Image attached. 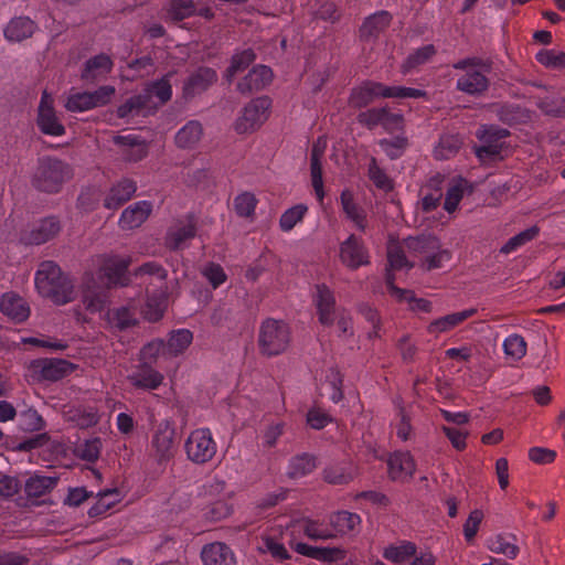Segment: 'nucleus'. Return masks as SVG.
I'll return each instance as SVG.
<instances>
[{"instance_id": "f257e3e1", "label": "nucleus", "mask_w": 565, "mask_h": 565, "mask_svg": "<svg viewBox=\"0 0 565 565\" xmlns=\"http://www.w3.org/2000/svg\"><path fill=\"white\" fill-rule=\"evenodd\" d=\"M34 280L38 292L55 305H65L75 298L71 279L52 262H44L40 265Z\"/></svg>"}, {"instance_id": "f03ea898", "label": "nucleus", "mask_w": 565, "mask_h": 565, "mask_svg": "<svg viewBox=\"0 0 565 565\" xmlns=\"http://www.w3.org/2000/svg\"><path fill=\"white\" fill-rule=\"evenodd\" d=\"M454 68L460 71L456 88L467 95L480 96L489 88L487 73L489 67L479 58H465L455 63Z\"/></svg>"}, {"instance_id": "7ed1b4c3", "label": "nucleus", "mask_w": 565, "mask_h": 565, "mask_svg": "<svg viewBox=\"0 0 565 565\" xmlns=\"http://www.w3.org/2000/svg\"><path fill=\"white\" fill-rule=\"evenodd\" d=\"M171 96V84L169 76H166L149 85L145 90V95L130 98L127 103L118 107V116L127 117L142 110L150 111L167 103Z\"/></svg>"}, {"instance_id": "20e7f679", "label": "nucleus", "mask_w": 565, "mask_h": 565, "mask_svg": "<svg viewBox=\"0 0 565 565\" xmlns=\"http://www.w3.org/2000/svg\"><path fill=\"white\" fill-rule=\"evenodd\" d=\"M72 175L71 168L54 158H43L34 172V185L45 192H57Z\"/></svg>"}, {"instance_id": "39448f33", "label": "nucleus", "mask_w": 565, "mask_h": 565, "mask_svg": "<svg viewBox=\"0 0 565 565\" xmlns=\"http://www.w3.org/2000/svg\"><path fill=\"white\" fill-rule=\"evenodd\" d=\"M258 341L264 354H280L289 347L290 330L282 321L267 319L260 327Z\"/></svg>"}, {"instance_id": "423d86ee", "label": "nucleus", "mask_w": 565, "mask_h": 565, "mask_svg": "<svg viewBox=\"0 0 565 565\" xmlns=\"http://www.w3.org/2000/svg\"><path fill=\"white\" fill-rule=\"evenodd\" d=\"M271 103L267 97L252 99L241 111L234 122L237 134H250L257 130L269 117Z\"/></svg>"}, {"instance_id": "0eeeda50", "label": "nucleus", "mask_w": 565, "mask_h": 565, "mask_svg": "<svg viewBox=\"0 0 565 565\" xmlns=\"http://www.w3.org/2000/svg\"><path fill=\"white\" fill-rule=\"evenodd\" d=\"M188 459L194 463H205L213 459L217 446L209 428H198L185 440Z\"/></svg>"}, {"instance_id": "6e6552de", "label": "nucleus", "mask_w": 565, "mask_h": 565, "mask_svg": "<svg viewBox=\"0 0 565 565\" xmlns=\"http://www.w3.org/2000/svg\"><path fill=\"white\" fill-rule=\"evenodd\" d=\"M508 136L505 129L495 128L493 126H482L477 137L482 145L476 149V154L482 162L502 159L504 150V138Z\"/></svg>"}, {"instance_id": "1a4fd4ad", "label": "nucleus", "mask_w": 565, "mask_h": 565, "mask_svg": "<svg viewBox=\"0 0 565 565\" xmlns=\"http://www.w3.org/2000/svg\"><path fill=\"white\" fill-rule=\"evenodd\" d=\"M36 124L45 135L58 137L65 134V128L54 109V97L47 90L42 93L38 107Z\"/></svg>"}, {"instance_id": "9d476101", "label": "nucleus", "mask_w": 565, "mask_h": 565, "mask_svg": "<svg viewBox=\"0 0 565 565\" xmlns=\"http://www.w3.org/2000/svg\"><path fill=\"white\" fill-rule=\"evenodd\" d=\"M100 276L105 277L107 285H125L130 258L119 255H107L98 258Z\"/></svg>"}, {"instance_id": "9b49d317", "label": "nucleus", "mask_w": 565, "mask_h": 565, "mask_svg": "<svg viewBox=\"0 0 565 565\" xmlns=\"http://www.w3.org/2000/svg\"><path fill=\"white\" fill-rule=\"evenodd\" d=\"M388 86L374 81H365L352 88L349 105L354 108H362L377 98H387Z\"/></svg>"}, {"instance_id": "f8f14e48", "label": "nucleus", "mask_w": 565, "mask_h": 565, "mask_svg": "<svg viewBox=\"0 0 565 565\" xmlns=\"http://www.w3.org/2000/svg\"><path fill=\"white\" fill-rule=\"evenodd\" d=\"M173 438L174 428L168 422L160 423L151 440L152 456L159 463L172 458L174 452Z\"/></svg>"}, {"instance_id": "ddd939ff", "label": "nucleus", "mask_w": 565, "mask_h": 565, "mask_svg": "<svg viewBox=\"0 0 565 565\" xmlns=\"http://www.w3.org/2000/svg\"><path fill=\"white\" fill-rule=\"evenodd\" d=\"M339 257L343 265L356 269L369 264V254L363 242L354 235H350L340 244Z\"/></svg>"}, {"instance_id": "4468645a", "label": "nucleus", "mask_w": 565, "mask_h": 565, "mask_svg": "<svg viewBox=\"0 0 565 565\" xmlns=\"http://www.w3.org/2000/svg\"><path fill=\"white\" fill-rule=\"evenodd\" d=\"M38 30L36 23L25 15L10 19L3 26V36L9 43H20L31 38Z\"/></svg>"}, {"instance_id": "2eb2a0df", "label": "nucleus", "mask_w": 565, "mask_h": 565, "mask_svg": "<svg viewBox=\"0 0 565 565\" xmlns=\"http://www.w3.org/2000/svg\"><path fill=\"white\" fill-rule=\"evenodd\" d=\"M388 475L394 481H407L415 472V461L409 452L396 451L387 460Z\"/></svg>"}, {"instance_id": "dca6fc26", "label": "nucleus", "mask_w": 565, "mask_h": 565, "mask_svg": "<svg viewBox=\"0 0 565 565\" xmlns=\"http://www.w3.org/2000/svg\"><path fill=\"white\" fill-rule=\"evenodd\" d=\"M0 311L14 322H23L30 316L28 302L14 292H6L0 298Z\"/></svg>"}, {"instance_id": "f3484780", "label": "nucleus", "mask_w": 565, "mask_h": 565, "mask_svg": "<svg viewBox=\"0 0 565 565\" xmlns=\"http://www.w3.org/2000/svg\"><path fill=\"white\" fill-rule=\"evenodd\" d=\"M289 545L298 554L318 561L333 562L344 557V551L340 547H317L306 543L297 542L294 536L290 537Z\"/></svg>"}, {"instance_id": "a211bd4d", "label": "nucleus", "mask_w": 565, "mask_h": 565, "mask_svg": "<svg viewBox=\"0 0 565 565\" xmlns=\"http://www.w3.org/2000/svg\"><path fill=\"white\" fill-rule=\"evenodd\" d=\"M32 367L40 373L41 379L47 381H58L71 374L74 370L72 363L54 359L34 361Z\"/></svg>"}, {"instance_id": "6ab92c4d", "label": "nucleus", "mask_w": 565, "mask_h": 565, "mask_svg": "<svg viewBox=\"0 0 565 565\" xmlns=\"http://www.w3.org/2000/svg\"><path fill=\"white\" fill-rule=\"evenodd\" d=\"M152 205L148 201H139L125 209L119 218V225L124 230L139 227L150 215Z\"/></svg>"}, {"instance_id": "aec40b11", "label": "nucleus", "mask_w": 565, "mask_h": 565, "mask_svg": "<svg viewBox=\"0 0 565 565\" xmlns=\"http://www.w3.org/2000/svg\"><path fill=\"white\" fill-rule=\"evenodd\" d=\"M315 301L319 315V321L324 326H331L334 322V297L332 291L324 285H318L316 288Z\"/></svg>"}, {"instance_id": "412c9836", "label": "nucleus", "mask_w": 565, "mask_h": 565, "mask_svg": "<svg viewBox=\"0 0 565 565\" xmlns=\"http://www.w3.org/2000/svg\"><path fill=\"white\" fill-rule=\"evenodd\" d=\"M394 277L390 274L387 275V288L392 297H394L398 301H404L408 303L411 310L415 312H425L428 313L431 311V302L424 298H416L411 290H404L396 287L393 284Z\"/></svg>"}, {"instance_id": "4be33fe9", "label": "nucleus", "mask_w": 565, "mask_h": 565, "mask_svg": "<svg viewBox=\"0 0 565 565\" xmlns=\"http://www.w3.org/2000/svg\"><path fill=\"white\" fill-rule=\"evenodd\" d=\"M137 190L136 183L128 179H122L114 184L107 193L104 205L106 209H118L125 202L131 199Z\"/></svg>"}, {"instance_id": "5701e85b", "label": "nucleus", "mask_w": 565, "mask_h": 565, "mask_svg": "<svg viewBox=\"0 0 565 565\" xmlns=\"http://www.w3.org/2000/svg\"><path fill=\"white\" fill-rule=\"evenodd\" d=\"M273 79V72L265 65L254 67L245 78L238 83V90L242 93H249L259 90L270 84Z\"/></svg>"}, {"instance_id": "b1692460", "label": "nucleus", "mask_w": 565, "mask_h": 565, "mask_svg": "<svg viewBox=\"0 0 565 565\" xmlns=\"http://www.w3.org/2000/svg\"><path fill=\"white\" fill-rule=\"evenodd\" d=\"M205 565H234L235 557L228 546L216 542L205 545L201 552Z\"/></svg>"}, {"instance_id": "393cba45", "label": "nucleus", "mask_w": 565, "mask_h": 565, "mask_svg": "<svg viewBox=\"0 0 565 565\" xmlns=\"http://www.w3.org/2000/svg\"><path fill=\"white\" fill-rule=\"evenodd\" d=\"M476 313L475 309H466L459 312H454L431 321L427 327V332L433 335H439L440 333L450 331L458 324L462 323L468 318Z\"/></svg>"}, {"instance_id": "a878e982", "label": "nucleus", "mask_w": 565, "mask_h": 565, "mask_svg": "<svg viewBox=\"0 0 565 565\" xmlns=\"http://www.w3.org/2000/svg\"><path fill=\"white\" fill-rule=\"evenodd\" d=\"M415 554L416 545L409 541H401L395 544H390L382 551V556L395 565H405L411 563V559Z\"/></svg>"}, {"instance_id": "bb28decb", "label": "nucleus", "mask_w": 565, "mask_h": 565, "mask_svg": "<svg viewBox=\"0 0 565 565\" xmlns=\"http://www.w3.org/2000/svg\"><path fill=\"white\" fill-rule=\"evenodd\" d=\"M515 541L512 534L499 533L486 540V547L492 553L502 554L510 559H514L519 554Z\"/></svg>"}, {"instance_id": "cd10ccee", "label": "nucleus", "mask_w": 565, "mask_h": 565, "mask_svg": "<svg viewBox=\"0 0 565 565\" xmlns=\"http://www.w3.org/2000/svg\"><path fill=\"white\" fill-rule=\"evenodd\" d=\"M114 142L122 148V156L130 161L141 160L148 152L146 142L132 135L115 136Z\"/></svg>"}, {"instance_id": "c85d7f7f", "label": "nucleus", "mask_w": 565, "mask_h": 565, "mask_svg": "<svg viewBox=\"0 0 565 565\" xmlns=\"http://www.w3.org/2000/svg\"><path fill=\"white\" fill-rule=\"evenodd\" d=\"M217 78L216 72L212 68L201 67L194 72L184 86L186 95H195L204 92Z\"/></svg>"}, {"instance_id": "c756f323", "label": "nucleus", "mask_w": 565, "mask_h": 565, "mask_svg": "<svg viewBox=\"0 0 565 565\" xmlns=\"http://www.w3.org/2000/svg\"><path fill=\"white\" fill-rule=\"evenodd\" d=\"M342 210L347 217L355 225L360 231L366 228V215L365 211L355 204L353 194L350 190H343L340 196Z\"/></svg>"}, {"instance_id": "7c9ffc66", "label": "nucleus", "mask_w": 565, "mask_h": 565, "mask_svg": "<svg viewBox=\"0 0 565 565\" xmlns=\"http://www.w3.org/2000/svg\"><path fill=\"white\" fill-rule=\"evenodd\" d=\"M193 334L188 329H178L169 334L166 343L167 359L182 354L192 343Z\"/></svg>"}, {"instance_id": "2f4dec72", "label": "nucleus", "mask_w": 565, "mask_h": 565, "mask_svg": "<svg viewBox=\"0 0 565 565\" xmlns=\"http://www.w3.org/2000/svg\"><path fill=\"white\" fill-rule=\"evenodd\" d=\"M163 379L160 372L151 367H141L128 376V380L134 386L143 390L158 388L162 384Z\"/></svg>"}, {"instance_id": "473e14b6", "label": "nucleus", "mask_w": 565, "mask_h": 565, "mask_svg": "<svg viewBox=\"0 0 565 565\" xmlns=\"http://www.w3.org/2000/svg\"><path fill=\"white\" fill-rule=\"evenodd\" d=\"M61 230L60 222L55 217H47L36 224L26 238L30 244H42L54 237Z\"/></svg>"}, {"instance_id": "72a5a7b5", "label": "nucleus", "mask_w": 565, "mask_h": 565, "mask_svg": "<svg viewBox=\"0 0 565 565\" xmlns=\"http://www.w3.org/2000/svg\"><path fill=\"white\" fill-rule=\"evenodd\" d=\"M391 19L387 11H379L367 17L360 29L361 36L364 39L377 36L388 26Z\"/></svg>"}, {"instance_id": "f704fd0d", "label": "nucleus", "mask_w": 565, "mask_h": 565, "mask_svg": "<svg viewBox=\"0 0 565 565\" xmlns=\"http://www.w3.org/2000/svg\"><path fill=\"white\" fill-rule=\"evenodd\" d=\"M360 515L348 511H339L330 518V524L334 535H344L354 532L360 526Z\"/></svg>"}, {"instance_id": "c9c22d12", "label": "nucleus", "mask_w": 565, "mask_h": 565, "mask_svg": "<svg viewBox=\"0 0 565 565\" xmlns=\"http://www.w3.org/2000/svg\"><path fill=\"white\" fill-rule=\"evenodd\" d=\"M404 245L412 257L423 259L426 254L438 249V239L434 236L408 237Z\"/></svg>"}, {"instance_id": "e433bc0d", "label": "nucleus", "mask_w": 565, "mask_h": 565, "mask_svg": "<svg viewBox=\"0 0 565 565\" xmlns=\"http://www.w3.org/2000/svg\"><path fill=\"white\" fill-rule=\"evenodd\" d=\"M203 135L202 125L196 120L185 124L175 135V142L180 148H193Z\"/></svg>"}, {"instance_id": "4c0bfd02", "label": "nucleus", "mask_w": 565, "mask_h": 565, "mask_svg": "<svg viewBox=\"0 0 565 565\" xmlns=\"http://www.w3.org/2000/svg\"><path fill=\"white\" fill-rule=\"evenodd\" d=\"M436 53L435 46L433 44H426L414 52H412L401 65V72L403 74H408L427 63Z\"/></svg>"}, {"instance_id": "58836bf2", "label": "nucleus", "mask_w": 565, "mask_h": 565, "mask_svg": "<svg viewBox=\"0 0 565 565\" xmlns=\"http://www.w3.org/2000/svg\"><path fill=\"white\" fill-rule=\"evenodd\" d=\"M113 62L109 56L99 54L86 62L82 77L87 81H94L110 72Z\"/></svg>"}, {"instance_id": "ea45409f", "label": "nucleus", "mask_w": 565, "mask_h": 565, "mask_svg": "<svg viewBox=\"0 0 565 565\" xmlns=\"http://www.w3.org/2000/svg\"><path fill=\"white\" fill-rule=\"evenodd\" d=\"M195 235V225L194 222L189 218L184 222H180L173 228L170 230L168 234V244L172 248H181L184 243L193 238Z\"/></svg>"}, {"instance_id": "a19ab883", "label": "nucleus", "mask_w": 565, "mask_h": 565, "mask_svg": "<svg viewBox=\"0 0 565 565\" xmlns=\"http://www.w3.org/2000/svg\"><path fill=\"white\" fill-rule=\"evenodd\" d=\"M405 245L403 246L395 241H390L387 246V260L390 265V269L387 270L386 276L391 274L392 269H408L413 266V263L407 259L405 255Z\"/></svg>"}, {"instance_id": "79ce46f5", "label": "nucleus", "mask_w": 565, "mask_h": 565, "mask_svg": "<svg viewBox=\"0 0 565 565\" xmlns=\"http://www.w3.org/2000/svg\"><path fill=\"white\" fill-rule=\"evenodd\" d=\"M356 475V468L352 463L338 465L329 467L324 470V480L332 484L348 483Z\"/></svg>"}, {"instance_id": "37998d69", "label": "nucleus", "mask_w": 565, "mask_h": 565, "mask_svg": "<svg viewBox=\"0 0 565 565\" xmlns=\"http://www.w3.org/2000/svg\"><path fill=\"white\" fill-rule=\"evenodd\" d=\"M342 377L337 369H329L327 371L324 380L321 382V391L329 395V398L333 403H338L342 399Z\"/></svg>"}, {"instance_id": "c03bdc74", "label": "nucleus", "mask_w": 565, "mask_h": 565, "mask_svg": "<svg viewBox=\"0 0 565 565\" xmlns=\"http://www.w3.org/2000/svg\"><path fill=\"white\" fill-rule=\"evenodd\" d=\"M55 484L54 478L34 475L25 482V493L28 497L40 498L52 490Z\"/></svg>"}, {"instance_id": "a18cd8bd", "label": "nucleus", "mask_w": 565, "mask_h": 565, "mask_svg": "<svg viewBox=\"0 0 565 565\" xmlns=\"http://www.w3.org/2000/svg\"><path fill=\"white\" fill-rule=\"evenodd\" d=\"M308 212V206L303 203L296 204L287 209L279 218V227L282 232H290L297 224L302 222Z\"/></svg>"}, {"instance_id": "49530a36", "label": "nucleus", "mask_w": 565, "mask_h": 565, "mask_svg": "<svg viewBox=\"0 0 565 565\" xmlns=\"http://www.w3.org/2000/svg\"><path fill=\"white\" fill-rule=\"evenodd\" d=\"M502 348L507 358L519 361L525 356L527 344L522 335L513 333L504 339Z\"/></svg>"}, {"instance_id": "de8ad7c7", "label": "nucleus", "mask_w": 565, "mask_h": 565, "mask_svg": "<svg viewBox=\"0 0 565 565\" xmlns=\"http://www.w3.org/2000/svg\"><path fill=\"white\" fill-rule=\"evenodd\" d=\"M316 468V460L312 456L302 454L294 457L288 466V475L291 478H301L311 473Z\"/></svg>"}, {"instance_id": "09e8293b", "label": "nucleus", "mask_w": 565, "mask_h": 565, "mask_svg": "<svg viewBox=\"0 0 565 565\" xmlns=\"http://www.w3.org/2000/svg\"><path fill=\"white\" fill-rule=\"evenodd\" d=\"M467 192H468L467 181L459 180V181L452 183L446 192L444 209L448 213H454L458 209L460 201L462 200V198L465 196V194Z\"/></svg>"}, {"instance_id": "8fccbe9b", "label": "nucleus", "mask_w": 565, "mask_h": 565, "mask_svg": "<svg viewBox=\"0 0 565 565\" xmlns=\"http://www.w3.org/2000/svg\"><path fill=\"white\" fill-rule=\"evenodd\" d=\"M540 230L537 226H531L519 234L511 237L501 248L500 252L502 254H511L522 246H524L526 243L533 241L539 235Z\"/></svg>"}, {"instance_id": "3c124183", "label": "nucleus", "mask_w": 565, "mask_h": 565, "mask_svg": "<svg viewBox=\"0 0 565 565\" xmlns=\"http://www.w3.org/2000/svg\"><path fill=\"white\" fill-rule=\"evenodd\" d=\"M122 500V494L118 489H108L98 493V498L92 512L94 514L104 513Z\"/></svg>"}, {"instance_id": "603ef678", "label": "nucleus", "mask_w": 565, "mask_h": 565, "mask_svg": "<svg viewBox=\"0 0 565 565\" xmlns=\"http://www.w3.org/2000/svg\"><path fill=\"white\" fill-rule=\"evenodd\" d=\"M536 60L548 68H564L565 53L556 49H543L536 53Z\"/></svg>"}, {"instance_id": "864d4df0", "label": "nucleus", "mask_w": 565, "mask_h": 565, "mask_svg": "<svg viewBox=\"0 0 565 565\" xmlns=\"http://www.w3.org/2000/svg\"><path fill=\"white\" fill-rule=\"evenodd\" d=\"M83 303L90 312L102 311L106 305V296L102 290H95L86 282L83 291Z\"/></svg>"}, {"instance_id": "5fc2aeb1", "label": "nucleus", "mask_w": 565, "mask_h": 565, "mask_svg": "<svg viewBox=\"0 0 565 565\" xmlns=\"http://www.w3.org/2000/svg\"><path fill=\"white\" fill-rule=\"evenodd\" d=\"M254 60L255 55L252 50H244L243 52L235 54L226 71V79L232 82L236 74L244 71Z\"/></svg>"}, {"instance_id": "6e6d98bb", "label": "nucleus", "mask_w": 565, "mask_h": 565, "mask_svg": "<svg viewBox=\"0 0 565 565\" xmlns=\"http://www.w3.org/2000/svg\"><path fill=\"white\" fill-rule=\"evenodd\" d=\"M258 550L263 553H269L274 558L278 561L288 559L290 557L285 545L270 535H265L262 537V545L258 547Z\"/></svg>"}, {"instance_id": "4d7b16f0", "label": "nucleus", "mask_w": 565, "mask_h": 565, "mask_svg": "<svg viewBox=\"0 0 565 565\" xmlns=\"http://www.w3.org/2000/svg\"><path fill=\"white\" fill-rule=\"evenodd\" d=\"M257 205V199L252 192L239 193L234 199V207L236 213L243 217H249L254 214Z\"/></svg>"}, {"instance_id": "13d9d810", "label": "nucleus", "mask_w": 565, "mask_h": 565, "mask_svg": "<svg viewBox=\"0 0 565 565\" xmlns=\"http://www.w3.org/2000/svg\"><path fill=\"white\" fill-rule=\"evenodd\" d=\"M311 183L317 199L322 202L324 198L322 166L316 151L311 156Z\"/></svg>"}, {"instance_id": "bf43d9fd", "label": "nucleus", "mask_w": 565, "mask_h": 565, "mask_svg": "<svg viewBox=\"0 0 565 565\" xmlns=\"http://www.w3.org/2000/svg\"><path fill=\"white\" fill-rule=\"evenodd\" d=\"M483 519L484 513L481 510L475 509L470 512L462 527L463 536L467 542H473Z\"/></svg>"}, {"instance_id": "052dcab7", "label": "nucleus", "mask_w": 565, "mask_h": 565, "mask_svg": "<svg viewBox=\"0 0 565 565\" xmlns=\"http://www.w3.org/2000/svg\"><path fill=\"white\" fill-rule=\"evenodd\" d=\"M460 148V141L452 136L443 137L435 147L434 153L437 159L445 160L452 157Z\"/></svg>"}, {"instance_id": "680f3d73", "label": "nucleus", "mask_w": 565, "mask_h": 565, "mask_svg": "<svg viewBox=\"0 0 565 565\" xmlns=\"http://www.w3.org/2000/svg\"><path fill=\"white\" fill-rule=\"evenodd\" d=\"M167 308V299L163 295L158 298H151L142 309V315L149 321H158Z\"/></svg>"}, {"instance_id": "e2e57ef3", "label": "nucleus", "mask_w": 565, "mask_h": 565, "mask_svg": "<svg viewBox=\"0 0 565 565\" xmlns=\"http://www.w3.org/2000/svg\"><path fill=\"white\" fill-rule=\"evenodd\" d=\"M299 526L311 540H328L334 536V533L331 530L312 520H306L300 523Z\"/></svg>"}, {"instance_id": "0e129e2a", "label": "nucleus", "mask_w": 565, "mask_h": 565, "mask_svg": "<svg viewBox=\"0 0 565 565\" xmlns=\"http://www.w3.org/2000/svg\"><path fill=\"white\" fill-rule=\"evenodd\" d=\"M141 360L145 363L154 362L159 358L167 359L166 343L162 340H153L146 344L140 351Z\"/></svg>"}, {"instance_id": "69168bd1", "label": "nucleus", "mask_w": 565, "mask_h": 565, "mask_svg": "<svg viewBox=\"0 0 565 565\" xmlns=\"http://www.w3.org/2000/svg\"><path fill=\"white\" fill-rule=\"evenodd\" d=\"M408 142L405 137L397 136L392 139H383L380 141L382 150L392 159L401 157Z\"/></svg>"}, {"instance_id": "338daca9", "label": "nucleus", "mask_w": 565, "mask_h": 565, "mask_svg": "<svg viewBox=\"0 0 565 565\" xmlns=\"http://www.w3.org/2000/svg\"><path fill=\"white\" fill-rule=\"evenodd\" d=\"M65 108L73 113H82L92 109L88 92L70 94L65 102Z\"/></svg>"}, {"instance_id": "774afa93", "label": "nucleus", "mask_w": 565, "mask_h": 565, "mask_svg": "<svg viewBox=\"0 0 565 565\" xmlns=\"http://www.w3.org/2000/svg\"><path fill=\"white\" fill-rule=\"evenodd\" d=\"M202 275L207 279L213 288L220 287L227 279L224 269L217 264H209L204 266L202 269Z\"/></svg>"}]
</instances>
